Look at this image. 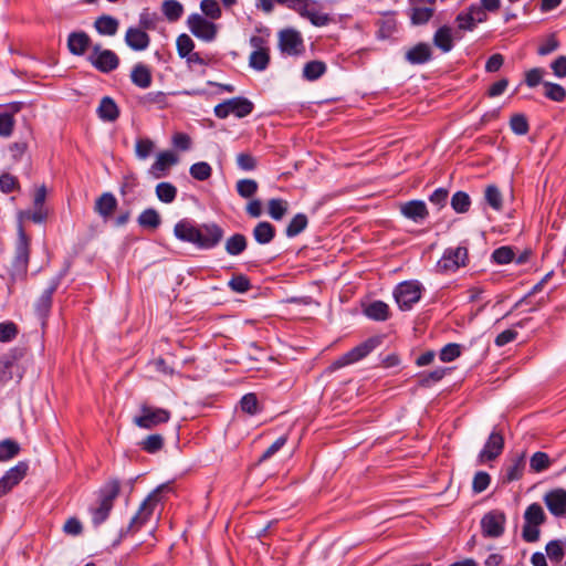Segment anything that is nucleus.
Segmentation results:
<instances>
[{
    "label": "nucleus",
    "mask_w": 566,
    "mask_h": 566,
    "mask_svg": "<svg viewBox=\"0 0 566 566\" xmlns=\"http://www.w3.org/2000/svg\"><path fill=\"white\" fill-rule=\"evenodd\" d=\"M56 291V285H50L48 289L43 291L41 296L38 298L34 311L35 314L40 319H42V323L44 324L45 319L48 318L51 307H52V298L53 294Z\"/></svg>",
    "instance_id": "26"
},
{
    "label": "nucleus",
    "mask_w": 566,
    "mask_h": 566,
    "mask_svg": "<svg viewBox=\"0 0 566 566\" xmlns=\"http://www.w3.org/2000/svg\"><path fill=\"white\" fill-rule=\"evenodd\" d=\"M281 4L296 11L301 17L305 18L312 8L308 0H275Z\"/></svg>",
    "instance_id": "60"
},
{
    "label": "nucleus",
    "mask_w": 566,
    "mask_h": 566,
    "mask_svg": "<svg viewBox=\"0 0 566 566\" xmlns=\"http://www.w3.org/2000/svg\"><path fill=\"white\" fill-rule=\"evenodd\" d=\"M230 112L238 118H243L253 112L254 104L247 97L237 96L228 99Z\"/></svg>",
    "instance_id": "31"
},
{
    "label": "nucleus",
    "mask_w": 566,
    "mask_h": 566,
    "mask_svg": "<svg viewBox=\"0 0 566 566\" xmlns=\"http://www.w3.org/2000/svg\"><path fill=\"white\" fill-rule=\"evenodd\" d=\"M530 467L535 472H543L551 467V459L547 453L537 451L532 455Z\"/></svg>",
    "instance_id": "51"
},
{
    "label": "nucleus",
    "mask_w": 566,
    "mask_h": 566,
    "mask_svg": "<svg viewBox=\"0 0 566 566\" xmlns=\"http://www.w3.org/2000/svg\"><path fill=\"white\" fill-rule=\"evenodd\" d=\"M525 469V453L515 457L505 465L504 479L506 482L517 481L523 476Z\"/></svg>",
    "instance_id": "30"
},
{
    "label": "nucleus",
    "mask_w": 566,
    "mask_h": 566,
    "mask_svg": "<svg viewBox=\"0 0 566 566\" xmlns=\"http://www.w3.org/2000/svg\"><path fill=\"white\" fill-rule=\"evenodd\" d=\"M434 13V9L432 7H418L413 6L410 12L411 23L415 25L426 24Z\"/></svg>",
    "instance_id": "42"
},
{
    "label": "nucleus",
    "mask_w": 566,
    "mask_h": 566,
    "mask_svg": "<svg viewBox=\"0 0 566 566\" xmlns=\"http://www.w3.org/2000/svg\"><path fill=\"white\" fill-rule=\"evenodd\" d=\"M198 229L199 240L197 241V247L200 249L209 250L217 247L224 234L222 228L217 223H205Z\"/></svg>",
    "instance_id": "15"
},
{
    "label": "nucleus",
    "mask_w": 566,
    "mask_h": 566,
    "mask_svg": "<svg viewBox=\"0 0 566 566\" xmlns=\"http://www.w3.org/2000/svg\"><path fill=\"white\" fill-rule=\"evenodd\" d=\"M187 25L190 32L205 42H211L216 39L218 27L216 23L207 20L199 13H192L187 19Z\"/></svg>",
    "instance_id": "10"
},
{
    "label": "nucleus",
    "mask_w": 566,
    "mask_h": 566,
    "mask_svg": "<svg viewBox=\"0 0 566 566\" xmlns=\"http://www.w3.org/2000/svg\"><path fill=\"white\" fill-rule=\"evenodd\" d=\"M130 80L137 87L148 88L153 82L151 71L147 65L137 63L130 72Z\"/></svg>",
    "instance_id": "29"
},
{
    "label": "nucleus",
    "mask_w": 566,
    "mask_h": 566,
    "mask_svg": "<svg viewBox=\"0 0 566 566\" xmlns=\"http://www.w3.org/2000/svg\"><path fill=\"white\" fill-rule=\"evenodd\" d=\"M510 127L516 135H526L530 130L527 118L524 114H514L510 119Z\"/></svg>",
    "instance_id": "52"
},
{
    "label": "nucleus",
    "mask_w": 566,
    "mask_h": 566,
    "mask_svg": "<svg viewBox=\"0 0 566 566\" xmlns=\"http://www.w3.org/2000/svg\"><path fill=\"white\" fill-rule=\"evenodd\" d=\"M491 483V476L485 471H478L474 474L473 481H472V490L474 493L479 494L485 491Z\"/></svg>",
    "instance_id": "61"
},
{
    "label": "nucleus",
    "mask_w": 566,
    "mask_h": 566,
    "mask_svg": "<svg viewBox=\"0 0 566 566\" xmlns=\"http://www.w3.org/2000/svg\"><path fill=\"white\" fill-rule=\"evenodd\" d=\"M384 337L382 336H371L368 339L364 340L363 343L358 344L344 355H342L339 358H337L333 364V369H339L342 367H345L347 365L355 364L365 357H367L373 350H375L377 347H379L382 344Z\"/></svg>",
    "instance_id": "4"
},
{
    "label": "nucleus",
    "mask_w": 566,
    "mask_h": 566,
    "mask_svg": "<svg viewBox=\"0 0 566 566\" xmlns=\"http://www.w3.org/2000/svg\"><path fill=\"white\" fill-rule=\"evenodd\" d=\"M247 238L241 233H235L227 239L224 249L232 256L240 255L247 249Z\"/></svg>",
    "instance_id": "37"
},
{
    "label": "nucleus",
    "mask_w": 566,
    "mask_h": 566,
    "mask_svg": "<svg viewBox=\"0 0 566 566\" xmlns=\"http://www.w3.org/2000/svg\"><path fill=\"white\" fill-rule=\"evenodd\" d=\"M400 212L403 217L412 220L416 223H420L426 220L429 216L428 208L422 200H410L400 206Z\"/></svg>",
    "instance_id": "20"
},
{
    "label": "nucleus",
    "mask_w": 566,
    "mask_h": 566,
    "mask_svg": "<svg viewBox=\"0 0 566 566\" xmlns=\"http://www.w3.org/2000/svg\"><path fill=\"white\" fill-rule=\"evenodd\" d=\"M447 370L448 368L438 367L428 374L421 375L419 385L421 387H430L432 384L440 381L444 377Z\"/></svg>",
    "instance_id": "58"
},
{
    "label": "nucleus",
    "mask_w": 566,
    "mask_h": 566,
    "mask_svg": "<svg viewBox=\"0 0 566 566\" xmlns=\"http://www.w3.org/2000/svg\"><path fill=\"white\" fill-rule=\"evenodd\" d=\"M165 439L159 433H153L144 438L138 446L149 454H155L164 448Z\"/></svg>",
    "instance_id": "38"
},
{
    "label": "nucleus",
    "mask_w": 566,
    "mask_h": 566,
    "mask_svg": "<svg viewBox=\"0 0 566 566\" xmlns=\"http://www.w3.org/2000/svg\"><path fill=\"white\" fill-rule=\"evenodd\" d=\"M241 410L248 415L254 416L260 411L256 395L245 394L240 400Z\"/></svg>",
    "instance_id": "55"
},
{
    "label": "nucleus",
    "mask_w": 566,
    "mask_h": 566,
    "mask_svg": "<svg viewBox=\"0 0 566 566\" xmlns=\"http://www.w3.org/2000/svg\"><path fill=\"white\" fill-rule=\"evenodd\" d=\"M433 44L442 52H450L453 48L451 29L448 25L440 27L433 35Z\"/></svg>",
    "instance_id": "34"
},
{
    "label": "nucleus",
    "mask_w": 566,
    "mask_h": 566,
    "mask_svg": "<svg viewBox=\"0 0 566 566\" xmlns=\"http://www.w3.org/2000/svg\"><path fill=\"white\" fill-rule=\"evenodd\" d=\"M161 10L166 19L170 22L178 21L184 13L182 4L177 0H165L161 4Z\"/></svg>",
    "instance_id": "40"
},
{
    "label": "nucleus",
    "mask_w": 566,
    "mask_h": 566,
    "mask_svg": "<svg viewBox=\"0 0 566 566\" xmlns=\"http://www.w3.org/2000/svg\"><path fill=\"white\" fill-rule=\"evenodd\" d=\"M87 61L101 73H111L119 65L118 55L109 49H103L101 44H95L92 48Z\"/></svg>",
    "instance_id": "8"
},
{
    "label": "nucleus",
    "mask_w": 566,
    "mask_h": 566,
    "mask_svg": "<svg viewBox=\"0 0 566 566\" xmlns=\"http://www.w3.org/2000/svg\"><path fill=\"white\" fill-rule=\"evenodd\" d=\"M119 491L120 483L116 479L108 481L99 490L98 505L90 509L94 527H98L108 518L114 506V501L118 496Z\"/></svg>",
    "instance_id": "1"
},
{
    "label": "nucleus",
    "mask_w": 566,
    "mask_h": 566,
    "mask_svg": "<svg viewBox=\"0 0 566 566\" xmlns=\"http://www.w3.org/2000/svg\"><path fill=\"white\" fill-rule=\"evenodd\" d=\"M118 27V20L107 14L98 17L94 22V28L102 35H115L117 33Z\"/></svg>",
    "instance_id": "32"
},
{
    "label": "nucleus",
    "mask_w": 566,
    "mask_h": 566,
    "mask_svg": "<svg viewBox=\"0 0 566 566\" xmlns=\"http://www.w3.org/2000/svg\"><path fill=\"white\" fill-rule=\"evenodd\" d=\"M327 71V66L323 61L314 60L307 62L303 67V77L313 82L323 76Z\"/></svg>",
    "instance_id": "36"
},
{
    "label": "nucleus",
    "mask_w": 566,
    "mask_h": 566,
    "mask_svg": "<svg viewBox=\"0 0 566 566\" xmlns=\"http://www.w3.org/2000/svg\"><path fill=\"white\" fill-rule=\"evenodd\" d=\"M14 124L15 120L11 113H0V136L10 137L13 133Z\"/></svg>",
    "instance_id": "62"
},
{
    "label": "nucleus",
    "mask_w": 566,
    "mask_h": 566,
    "mask_svg": "<svg viewBox=\"0 0 566 566\" xmlns=\"http://www.w3.org/2000/svg\"><path fill=\"white\" fill-rule=\"evenodd\" d=\"M91 38L84 31L71 32L67 36V49L71 54L82 56L91 46Z\"/></svg>",
    "instance_id": "22"
},
{
    "label": "nucleus",
    "mask_w": 566,
    "mask_h": 566,
    "mask_svg": "<svg viewBox=\"0 0 566 566\" xmlns=\"http://www.w3.org/2000/svg\"><path fill=\"white\" fill-rule=\"evenodd\" d=\"M176 46H177V52H178L179 56L181 59H185L193 51L195 42L188 34L182 33V34L178 35V38L176 40Z\"/></svg>",
    "instance_id": "54"
},
{
    "label": "nucleus",
    "mask_w": 566,
    "mask_h": 566,
    "mask_svg": "<svg viewBox=\"0 0 566 566\" xmlns=\"http://www.w3.org/2000/svg\"><path fill=\"white\" fill-rule=\"evenodd\" d=\"M249 43L253 48L249 56V66L259 72L266 70L271 60L268 36L252 35Z\"/></svg>",
    "instance_id": "7"
},
{
    "label": "nucleus",
    "mask_w": 566,
    "mask_h": 566,
    "mask_svg": "<svg viewBox=\"0 0 566 566\" xmlns=\"http://www.w3.org/2000/svg\"><path fill=\"white\" fill-rule=\"evenodd\" d=\"M287 442L286 436L279 437L258 459L256 465L271 459L276 452H279Z\"/></svg>",
    "instance_id": "53"
},
{
    "label": "nucleus",
    "mask_w": 566,
    "mask_h": 566,
    "mask_svg": "<svg viewBox=\"0 0 566 566\" xmlns=\"http://www.w3.org/2000/svg\"><path fill=\"white\" fill-rule=\"evenodd\" d=\"M201 11L210 19H219L221 17V9L216 0H202L200 3Z\"/></svg>",
    "instance_id": "64"
},
{
    "label": "nucleus",
    "mask_w": 566,
    "mask_h": 566,
    "mask_svg": "<svg viewBox=\"0 0 566 566\" xmlns=\"http://www.w3.org/2000/svg\"><path fill=\"white\" fill-rule=\"evenodd\" d=\"M515 258V251L512 247L503 245L492 252L491 260L496 264H507Z\"/></svg>",
    "instance_id": "48"
},
{
    "label": "nucleus",
    "mask_w": 566,
    "mask_h": 566,
    "mask_svg": "<svg viewBox=\"0 0 566 566\" xmlns=\"http://www.w3.org/2000/svg\"><path fill=\"white\" fill-rule=\"evenodd\" d=\"M235 188L239 196H241L242 198H251L256 193L259 185L253 179H240L237 182Z\"/></svg>",
    "instance_id": "50"
},
{
    "label": "nucleus",
    "mask_w": 566,
    "mask_h": 566,
    "mask_svg": "<svg viewBox=\"0 0 566 566\" xmlns=\"http://www.w3.org/2000/svg\"><path fill=\"white\" fill-rule=\"evenodd\" d=\"M546 522V515L538 503L530 504L524 512V525L522 537L527 543H535L539 539V526Z\"/></svg>",
    "instance_id": "3"
},
{
    "label": "nucleus",
    "mask_w": 566,
    "mask_h": 566,
    "mask_svg": "<svg viewBox=\"0 0 566 566\" xmlns=\"http://www.w3.org/2000/svg\"><path fill=\"white\" fill-rule=\"evenodd\" d=\"M154 143L149 138H139L136 140L135 151L139 159H146L154 150Z\"/></svg>",
    "instance_id": "63"
},
{
    "label": "nucleus",
    "mask_w": 566,
    "mask_h": 566,
    "mask_svg": "<svg viewBox=\"0 0 566 566\" xmlns=\"http://www.w3.org/2000/svg\"><path fill=\"white\" fill-rule=\"evenodd\" d=\"M21 446L18 441L7 438L0 441V462H8L19 455Z\"/></svg>",
    "instance_id": "35"
},
{
    "label": "nucleus",
    "mask_w": 566,
    "mask_h": 566,
    "mask_svg": "<svg viewBox=\"0 0 566 566\" xmlns=\"http://www.w3.org/2000/svg\"><path fill=\"white\" fill-rule=\"evenodd\" d=\"M21 356L22 352L14 349L0 358V384H7L13 378V369Z\"/></svg>",
    "instance_id": "24"
},
{
    "label": "nucleus",
    "mask_w": 566,
    "mask_h": 566,
    "mask_svg": "<svg viewBox=\"0 0 566 566\" xmlns=\"http://www.w3.org/2000/svg\"><path fill=\"white\" fill-rule=\"evenodd\" d=\"M468 260V248L457 247L449 248L444 251L442 258L438 262L439 268L446 271H455L460 266H464Z\"/></svg>",
    "instance_id": "17"
},
{
    "label": "nucleus",
    "mask_w": 566,
    "mask_h": 566,
    "mask_svg": "<svg viewBox=\"0 0 566 566\" xmlns=\"http://www.w3.org/2000/svg\"><path fill=\"white\" fill-rule=\"evenodd\" d=\"M198 228L199 227L193 226L188 220H180L175 224L174 233L179 240L197 245V241L199 240Z\"/></svg>",
    "instance_id": "25"
},
{
    "label": "nucleus",
    "mask_w": 566,
    "mask_h": 566,
    "mask_svg": "<svg viewBox=\"0 0 566 566\" xmlns=\"http://www.w3.org/2000/svg\"><path fill=\"white\" fill-rule=\"evenodd\" d=\"M178 163V157L172 151H161L157 155L156 160L150 166L149 174L154 178L166 177L170 167Z\"/></svg>",
    "instance_id": "19"
},
{
    "label": "nucleus",
    "mask_w": 566,
    "mask_h": 566,
    "mask_svg": "<svg viewBox=\"0 0 566 566\" xmlns=\"http://www.w3.org/2000/svg\"><path fill=\"white\" fill-rule=\"evenodd\" d=\"M422 285H396L392 294L399 308L408 311L421 298Z\"/></svg>",
    "instance_id": "12"
},
{
    "label": "nucleus",
    "mask_w": 566,
    "mask_h": 566,
    "mask_svg": "<svg viewBox=\"0 0 566 566\" xmlns=\"http://www.w3.org/2000/svg\"><path fill=\"white\" fill-rule=\"evenodd\" d=\"M269 214L274 220H281L287 211V205L282 199H270L268 202Z\"/></svg>",
    "instance_id": "56"
},
{
    "label": "nucleus",
    "mask_w": 566,
    "mask_h": 566,
    "mask_svg": "<svg viewBox=\"0 0 566 566\" xmlns=\"http://www.w3.org/2000/svg\"><path fill=\"white\" fill-rule=\"evenodd\" d=\"M140 105L144 107L157 106L163 109L167 106V94L164 92H148L140 97Z\"/></svg>",
    "instance_id": "41"
},
{
    "label": "nucleus",
    "mask_w": 566,
    "mask_h": 566,
    "mask_svg": "<svg viewBox=\"0 0 566 566\" xmlns=\"http://www.w3.org/2000/svg\"><path fill=\"white\" fill-rule=\"evenodd\" d=\"M137 221L142 228L154 230L160 226L161 219L154 208H148L138 216Z\"/></svg>",
    "instance_id": "39"
},
{
    "label": "nucleus",
    "mask_w": 566,
    "mask_h": 566,
    "mask_svg": "<svg viewBox=\"0 0 566 566\" xmlns=\"http://www.w3.org/2000/svg\"><path fill=\"white\" fill-rule=\"evenodd\" d=\"M545 88L544 95L554 102H564L566 98V90L557 83L543 82Z\"/></svg>",
    "instance_id": "47"
},
{
    "label": "nucleus",
    "mask_w": 566,
    "mask_h": 566,
    "mask_svg": "<svg viewBox=\"0 0 566 566\" xmlns=\"http://www.w3.org/2000/svg\"><path fill=\"white\" fill-rule=\"evenodd\" d=\"M546 554L552 562L559 563L564 557V547L560 541L553 539L546 544Z\"/></svg>",
    "instance_id": "59"
},
{
    "label": "nucleus",
    "mask_w": 566,
    "mask_h": 566,
    "mask_svg": "<svg viewBox=\"0 0 566 566\" xmlns=\"http://www.w3.org/2000/svg\"><path fill=\"white\" fill-rule=\"evenodd\" d=\"M30 470L29 461H19L0 478V499L9 494L28 475Z\"/></svg>",
    "instance_id": "9"
},
{
    "label": "nucleus",
    "mask_w": 566,
    "mask_h": 566,
    "mask_svg": "<svg viewBox=\"0 0 566 566\" xmlns=\"http://www.w3.org/2000/svg\"><path fill=\"white\" fill-rule=\"evenodd\" d=\"M125 43L133 51H145L150 44L147 32L136 27H129L125 33Z\"/></svg>",
    "instance_id": "21"
},
{
    "label": "nucleus",
    "mask_w": 566,
    "mask_h": 566,
    "mask_svg": "<svg viewBox=\"0 0 566 566\" xmlns=\"http://www.w3.org/2000/svg\"><path fill=\"white\" fill-rule=\"evenodd\" d=\"M461 355V345L457 343H449L443 346L439 353V358L443 363H450Z\"/></svg>",
    "instance_id": "57"
},
{
    "label": "nucleus",
    "mask_w": 566,
    "mask_h": 566,
    "mask_svg": "<svg viewBox=\"0 0 566 566\" xmlns=\"http://www.w3.org/2000/svg\"><path fill=\"white\" fill-rule=\"evenodd\" d=\"M543 501L551 512L556 517L566 515V491L564 489H554L545 493Z\"/></svg>",
    "instance_id": "18"
},
{
    "label": "nucleus",
    "mask_w": 566,
    "mask_h": 566,
    "mask_svg": "<svg viewBox=\"0 0 566 566\" xmlns=\"http://www.w3.org/2000/svg\"><path fill=\"white\" fill-rule=\"evenodd\" d=\"M97 115L104 122H115L119 117V108L109 96H104L97 107Z\"/></svg>",
    "instance_id": "28"
},
{
    "label": "nucleus",
    "mask_w": 566,
    "mask_h": 566,
    "mask_svg": "<svg viewBox=\"0 0 566 566\" xmlns=\"http://www.w3.org/2000/svg\"><path fill=\"white\" fill-rule=\"evenodd\" d=\"M164 485L158 486L140 504L139 510L132 517L129 525L120 531V537H124L128 533L138 531L153 515L155 503L158 501L157 495L164 489Z\"/></svg>",
    "instance_id": "6"
},
{
    "label": "nucleus",
    "mask_w": 566,
    "mask_h": 566,
    "mask_svg": "<svg viewBox=\"0 0 566 566\" xmlns=\"http://www.w3.org/2000/svg\"><path fill=\"white\" fill-rule=\"evenodd\" d=\"M279 48L282 53L298 55L304 50L301 34L293 29L282 30L279 34Z\"/></svg>",
    "instance_id": "14"
},
{
    "label": "nucleus",
    "mask_w": 566,
    "mask_h": 566,
    "mask_svg": "<svg viewBox=\"0 0 566 566\" xmlns=\"http://www.w3.org/2000/svg\"><path fill=\"white\" fill-rule=\"evenodd\" d=\"M189 172L193 179L205 181L211 177L212 168L208 163L199 161L191 165Z\"/></svg>",
    "instance_id": "49"
},
{
    "label": "nucleus",
    "mask_w": 566,
    "mask_h": 566,
    "mask_svg": "<svg viewBox=\"0 0 566 566\" xmlns=\"http://www.w3.org/2000/svg\"><path fill=\"white\" fill-rule=\"evenodd\" d=\"M484 199L486 203L496 211H500L503 207L502 193L495 185H489L485 188Z\"/></svg>",
    "instance_id": "45"
},
{
    "label": "nucleus",
    "mask_w": 566,
    "mask_h": 566,
    "mask_svg": "<svg viewBox=\"0 0 566 566\" xmlns=\"http://www.w3.org/2000/svg\"><path fill=\"white\" fill-rule=\"evenodd\" d=\"M504 449V437L501 432L492 431L489 436L483 449L478 455L479 464L494 461Z\"/></svg>",
    "instance_id": "13"
},
{
    "label": "nucleus",
    "mask_w": 566,
    "mask_h": 566,
    "mask_svg": "<svg viewBox=\"0 0 566 566\" xmlns=\"http://www.w3.org/2000/svg\"><path fill=\"white\" fill-rule=\"evenodd\" d=\"M308 219L304 213L295 214L286 227L285 234L289 238L298 235L307 227Z\"/></svg>",
    "instance_id": "43"
},
{
    "label": "nucleus",
    "mask_w": 566,
    "mask_h": 566,
    "mask_svg": "<svg viewBox=\"0 0 566 566\" xmlns=\"http://www.w3.org/2000/svg\"><path fill=\"white\" fill-rule=\"evenodd\" d=\"M275 237V228L268 221L259 222L253 229V238L260 244L270 243Z\"/></svg>",
    "instance_id": "33"
},
{
    "label": "nucleus",
    "mask_w": 566,
    "mask_h": 566,
    "mask_svg": "<svg viewBox=\"0 0 566 566\" xmlns=\"http://www.w3.org/2000/svg\"><path fill=\"white\" fill-rule=\"evenodd\" d=\"M117 205V199L112 192H104L96 199L94 210L104 220H107L116 210Z\"/></svg>",
    "instance_id": "27"
},
{
    "label": "nucleus",
    "mask_w": 566,
    "mask_h": 566,
    "mask_svg": "<svg viewBox=\"0 0 566 566\" xmlns=\"http://www.w3.org/2000/svg\"><path fill=\"white\" fill-rule=\"evenodd\" d=\"M156 196L164 203H171L177 197V188L170 182H159L156 186Z\"/></svg>",
    "instance_id": "44"
},
{
    "label": "nucleus",
    "mask_w": 566,
    "mask_h": 566,
    "mask_svg": "<svg viewBox=\"0 0 566 566\" xmlns=\"http://www.w3.org/2000/svg\"><path fill=\"white\" fill-rule=\"evenodd\" d=\"M506 516L501 511H491L481 520L484 537L497 538L504 534Z\"/></svg>",
    "instance_id": "11"
},
{
    "label": "nucleus",
    "mask_w": 566,
    "mask_h": 566,
    "mask_svg": "<svg viewBox=\"0 0 566 566\" xmlns=\"http://www.w3.org/2000/svg\"><path fill=\"white\" fill-rule=\"evenodd\" d=\"M471 206V198L464 191H457L451 198V207L457 213H465Z\"/></svg>",
    "instance_id": "46"
},
{
    "label": "nucleus",
    "mask_w": 566,
    "mask_h": 566,
    "mask_svg": "<svg viewBox=\"0 0 566 566\" xmlns=\"http://www.w3.org/2000/svg\"><path fill=\"white\" fill-rule=\"evenodd\" d=\"M30 258V238L25 233L22 223L18 226V238L15 241L14 259L11 265V279L23 281L27 277Z\"/></svg>",
    "instance_id": "2"
},
{
    "label": "nucleus",
    "mask_w": 566,
    "mask_h": 566,
    "mask_svg": "<svg viewBox=\"0 0 566 566\" xmlns=\"http://www.w3.org/2000/svg\"><path fill=\"white\" fill-rule=\"evenodd\" d=\"M171 418L169 410L149 405L140 406V413L134 417V424L138 428L151 430L159 424L167 423Z\"/></svg>",
    "instance_id": "5"
},
{
    "label": "nucleus",
    "mask_w": 566,
    "mask_h": 566,
    "mask_svg": "<svg viewBox=\"0 0 566 566\" xmlns=\"http://www.w3.org/2000/svg\"><path fill=\"white\" fill-rule=\"evenodd\" d=\"M363 314L375 322H386L390 318L391 312L387 303L379 300L365 298L360 302Z\"/></svg>",
    "instance_id": "16"
},
{
    "label": "nucleus",
    "mask_w": 566,
    "mask_h": 566,
    "mask_svg": "<svg viewBox=\"0 0 566 566\" xmlns=\"http://www.w3.org/2000/svg\"><path fill=\"white\" fill-rule=\"evenodd\" d=\"M405 59L411 65L426 64L432 59V50L428 43L420 42L406 52Z\"/></svg>",
    "instance_id": "23"
}]
</instances>
